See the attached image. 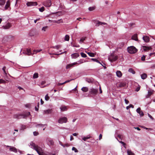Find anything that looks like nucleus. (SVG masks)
<instances>
[{
  "label": "nucleus",
  "instance_id": "f257e3e1",
  "mask_svg": "<svg viewBox=\"0 0 155 155\" xmlns=\"http://www.w3.org/2000/svg\"><path fill=\"white\" fill-rule=\"evenodd\" d=\"M30 145L31 146V148L35 150L39 155H45V153L43 152L42 150L41 147L36 145L33 142L30 143ZM52 155L55 154H53Z\"/></svg>",
  "mask_w": 155,
  "mask_h": 155
},
{
  "label": "nucleus",
  "instance_id": "f03ea898",
  "mask_svg": "<svg viewBox=\"0 0 155 155\" xmlns=\"http://www.w3.org/2000/svg\"><path fill=\"white\" fill-rule=\"evenodd\" d=\"M30 115V113L29 112H25L22 114H15L14 115L13 118L17 119L26 118L28 116Z\"/></svg>",
  "mask_w": 155,
  "mask_h": 155
},
{
  "label": "nucleus",
  "instance_id": "7ed1b4c3",
  "mask_svg": "<svg viewBox=\"0 0 155 155\" xmlns=\"http://www.w3.org/2000/svg\"><path fill=\"white\" fill-rule=\"evenodd\" d=\"M127 50L128 52L130 54L135 53L137 51V49L133 46L128 47Z\"/></svg>",
  "mask_w": 155,
  "mask_h": 155
},
{
  "label": "nucleus",
  "instance_id": "20e7f679",
  "mask_svg": "<svg viewBox=\"0 0 155 155\" xmlns=\"http://www.w3.org/2000/svg\"><path fill=\"white\" fill-rule=\"evenodd\" d=\"M118 58L117 55H114L113 54H111L108 58V60L111 62L116 61Z\"/></svg>",
  "mask_w": 155,
  "mask_h": 155
},
{
  "label": "nucleus",
  "instance_id": "39448f33",
  "mask_svg": "<svg viewBox=\"0 0 155 155\" xmlns=\"http://www.w3.org/2000/svg\"><path fill=\"white\" fill-rule=\"evenodd\" d=\"M67 121V118L65 117H63L60 118L58 120V122L59 123L62 124L63 123H66Z\"/></svg>",
  "mask_w": 155,
  "mask_h": 155
},
{
  "label": "nucleus",
  "instance_id": "423d86ee",
  "mask_svg": "<svg viewBox=\"0 0 155 155\" xmlns=\"http://www.w3.org/2000/svg\"><path fill=\"white\" fill-rule=\"evenodd\" d=\"M43 5L46 7H49L51 5V0H46L43 3Z\"/></svg>",
  "mask_w": 155,
  "mask_h": 155
},
{
  "label": "nucleus",
  "instance_id": "0eeeda50",
  "mask_svg": "<svg viewBox=\"0 0 155 155\" xmlns=\"http://www.w3.org/2000/svg\"><path fill=\"white\" fill-rule=\"evenodd\" d=\"M97 92L98 90L97 89L92 88L90 89L89 93L91 94L95 95L97 94Z\"/></svg>",
  "mask_w": 155,
  "mask_h": 155
},
{
  "label": "nucleus",
  "instance_id": "6e6552de",
  "mask_svg": "<svg viewBox=\"0 0 155 155\" xmlns=\"http://www.w3.org/2000/svg\"><path fill=\"white\" fill-rule=\"evenodd\" d=\"M27 6H36L38 4L36 2H28L26 4Z\"/></svg>",
  "mask_w": 155,
  "mask_h": 155
},
{
  "label": "nucleus",
  "instance_id": "1a4fd4ad",
  "mask_svg": "<svg viewBox=\"0 0 155 155\" xmlns=\"http://www.w3.org/2000/svg\"><path fill=\"white\" fill-rule=\"evenodd\" d=\"M7 147H10L9 150L10 151H13L15 153H17V149L14 147H12L10 146H7Z\"/></svg>",
  "mask_w": 155,
  "mask_h": 155
},
{
  "label": "nucleus",
  "instance_id": "9d476101",
  "mask_svg": "<svg viewBox=\"0 0 155 155\" xmlns=\"http://www.w3.org/2000/svg\"><path fill=\"white\" fill-rule=\"evenodd\" d=\"M137 112L138 113L140 117H142L144 115V114L143 112L141 110V108L140 107H138L137 109L136 110Z\"/></svg>",
  "mask_w": 155,
  "mask_h": 155
},
{
  "label": "nucleus",
  "instance_id": "9b49d317",
  "mask_svg": "<svg viewBox=\"0 0 155 155\" xmlns=\"http://www.w3.org/2000/svg\"><path fill=\"white\" fill-rule=\"evenodd\" d=\"M148 94L147 96V98H148L151 95H152L153 92H154V91L152 89H150L148 90Z\"/></svg>",
  "mask_w": 155,
  "mask_h": 155
},
{
  "label": "nucleus",
  "instance_id": "f8f14e48",
  "mask_svg": "<svg viewBox=\"0 0 155 155\" xmlns=\"http://www.w3.org/2000/svg\"><path fill=\"white\" fill-rule=\"evenodd\" d=\"M143 39L146 42H148L150 41V38L148 36H144L143 37Z\"/></svg>",
  "mask_w": 155,
  "mask_h": 155
},
{
  "label": "nucleus",
  "instance_id": "ddd939ff",
  "mask_svg": "<svg viewBox=\"0 0 155 155\" xmlns=\"http://www.w3.org/2000/svg\"><path fill=\"white\" fill-rule=\"evenodd\" d=\"M11 26V24L9 23L3 26L2 27L4 29H8Z\"/></svg>",
  "mask_w": 155,
  "mask_h": 155
},
{
  "label": "nucleus",
  "instance_id": "4468645a",
  "mask_svg": "<svg viewBox=\"0 0 155 155\" xmlns=\"http://www.w3.org/2000/svg\"><path fill=\"white\" fill-rule=\"evenodd\" d=\"M118 87H125L126 85V83L125 82H121L118 84Z\"/></svg>",
  "mask_w": 155,
  "mask_h": 155
},
{
  "label": "nucleus",
  "instance_id": "2eb2a0df",
  "mask_svg": "<svg viewBox=\"0 0 155 155\" xmlns=\"http://www.w3.org/2000/svg\"><path fill=\"white\" fill-rule=\"evenodd\" d=\"M60 109L61 111H66L68 109V108L67 106H62L60 107Z\"/></svg>",
  "mask_w": 155,
  "mask_h": 155
},
{
  "label": "nucleus",
  "instance_id": "dca6fc26",
  "mask_svg": "<svg viewBox=\"0 0 155 155\" xmlns=\"http://www.w3.org/2000/svg\"><path fill=\"white\" fill-rule=\"evenodd\" d=\"M79 64L77 62H75V63H74L73 64H69L66 66V68L67 69H68V68H71V67L73 66V65H74L75 64Z\"/></svg>",
  "mask_w": 155,
  "mask_h": 155
},
{
  "label": "nucleus",
  "instance_id": "f3484780",
  "mask_svg": "<svg viewBox=\"0 0 155 155\" xmlns=\"http://www.w3.org/2000/svg\"><path fill=\"white\" fill-rule=\"evenodd\" d=\"M10 2L8 0L6 2V4L5 6V9L6 10L8 9V8H10Z\"/></svg>",
  "mask_w": 155,
  "mask_h": 155
},
{
  "label": "nucleus",
  "instance_id": "a211bd4d",
  "mask_svg": "<svg viewBox=\"0 0 155 155\" xmlns=\"http://www.w3.org/2000/svg\"><path fill=\"white\" fill-rule=\"evenodd\" d=\"M107 23L105 22H102L100 21H97V23L96 24V26H98L100 25H106Z\"/></svg>",
  "mask_w": 155,
  "mask_h": 155
},
{
  "label": "nucleus",
  "instance_id": "6ab92c4d",
  "mask_svg": "<svg viewBox=\"0 0 155 155\" xmlns=\"http://www.w3.org/2000/svg\"><path fill=\"white\" fill-rule=\"evenodd\" d=\"M143 50L145 51H147L151 49V48L150 47H148L146 46H143Z\"/></svg>",
  "mask_w": 155,
  "mask_h": 155
},
{
  "label": "nucleus",
  "instance_id": "aec40b11",
  "mask_svg": "<svg viewBox=\"0 0 155 155\" xmlns=\"http://www.w3.org/2000/svg\"><path fill=\"white\" fill-rule=\"evenodd\" d=\"M71 57L73 58H75L79 56V55L78 53H74L71 55Z\"/></svg>",
  "mask_w": 155,
  "mask_h": 155
},
{
  "label": "nucleus",
  "instance_id": "412c9836",
  "mask_svg": "<svg viewBox=\"0 0 155 155\" xmlns=\"http://www.w3.org/2000/svg\"><path fill=\"white\" fill-rule=\"evenodd\" d=\"M132 39L133 40H134L136 41H137L138 40V39L137 38V34H135L132 37Z\"/></svg>",
  "mask_w": 155,
  "mask_h": 155
},
{
  "label": "nucleus",
  "instance_id": "4be33fe9",
  "mask_svg": "<svg viewBox=\"0 0 155 155\" xmlns=\"http://www.w3.org/2000/svg\"><path fill=\"white\" fill-rule=\"evenodd\" d=\"M48 143L49 146H52L54 145V142L53 140H48Z\"/></svg>",
  "mask_w": 155,
  "mask_h": 155
},
{
  "label": "nucleus",
  "instance_id": "5701e85b",
  "mask_svg": "<svg viewBox=\"0 0 155 155\" xmlns=\"http://www.w3.org/2000/svg\"><path fill=\"white\" fill-rule=\"evenodd\" d=\"M116 74L117 76L118 77H120L122 76V73L120 71H117L116 73Z\"/></svg>",
  "mask_w": 155,
  "mask_h": 155
},
{
  "label": "nucleus",
  "instance_id": "b1692460",
  "mask_svg": "<svg viewBox=\"0 0 155 155\" xmlns=\"http://www.w3.org/2000/svg\"><path fill=\"white\" fill-rule=\"evenodd\" d=\"M81 90L84 92H87L88 90V89L87 87H83L81 88Z\"/></svg>",
  "mask_w": 155,
  "mask_h": 155
},
{
  "label": "nucleus",
  "instance_id": "393cba45",
  "mask_svg": "<svg viewBox=\"0 0 155 155\" xmlns=\"http://www.w3.org/2000/svg\"><path fill=\"white\" fill-rule=\"evenodd\" d=\"M127 152L128 155H134V153L132 152L131 150H128Z\"/></svg>",
  "mask_w": 155,
  "mask_h": 155
},
{
  "label": "nucleus",
  "instance_id": "a878e982",
  "mask_svg": "<svg viewBox=\"0 0 155 155\" xmlns=\"http://www.w3.org/2000/svg\"><path fill=\"white\" fill-rule=\"evenodd\" d=\"M71 44L72 46L73 47H80V46L79 45L74 42L71 43Z\"/></svg>",
  "mask_w": 155,
  "mask_h": 155
},
{
  "label": "nucleus",
  "instance_id": "bb28decb",
  "mask_svg": "<svg viewBox=\"0 0 155 155\" xmlns=\"http://www.w3.org/2000/svg\"><path fill=\"white\" fill-rule=\"evenodd\" d=\"M53 22L54 23L59 24L61 22H62V20L61 19H60L58 20H53Z\"/></svg>",
  "mask_w": 155,
  "mask_h": 155
},
{
  "label": "nucleus",
  "instance_id": "cd10ccee",
  "mask_svg": "<svg viewBox=\"0 0 155 155\" xmlns=\"http://www.w3.org/2000/svg\"><path fill=\"white\" fill-rule=\"evenodd\" d=\"M26 50L27 55H30L31 54V50L29 49H27Z\"/></svg>",
  "mask_w": 155,
  "mask_h": 155
},
{
  "label": "nucleus",
  "instance_id": "c85d7f7f",
  "mask_svg": "<svg viewBox=\"0 0 155 155\" xmlns=\"http://www.w3.org/2000/svg\"><path fill=\"white\" fill-rule=\"evenodd\" d=\"M147 77V75L146 74H143L141 75V78L143 79H144Z\"/></svg>",
  "mask_w": 155,
  "mask_h": 155
},
{
  "label": "nucleus",
  "instance_id": "c756f323",
  "mask_svg": "<svg viewBox=\"0 0 155 155\" xmlns=\"http://www.w3.org/2000/svg\"><path fill=\"white\" fill-rule=\"evenodd\" d=\"M128 71L130 72L131 73L134 74H135V72L134 71V69L132 68H129V69Z\"/></svg>",
  "mask_w": 155,
  "mask_h": 155
},
{
  "label": "nucleus",
  "instance_id": "7c9ffc66",
  "mask_svg": "<svg viewBox=\"0 0 155 155\" xmlns=\"http://www.w3.org/2000/svg\"><path fill=\"white\" fill-rule=\"evenodd\" d=\"M5 2V0H0V5H4Z\"/></svg>",
  "mask_w": 155,
  "mask_h": 155
},
{
  "label": "nucleus",
  "instance_id": "2f4dec72",
  "mask_svg": "<svg viewBox=\"0 0 155 155\" xmlns=\"http://www.w3.org/2000/svg\"><path fill=\"white\" fill-rule=\"evenodd\" d=\"M70 37L69 35H66L65 36V38H64V39L66 41H69V40Z\"/></svg>",
  "mask_w": 155,
  "mask_h": 155
},
{
  "label": "nucleus",
  "instance_id": "473e14b6",
  "mask_svg": "<svg viewBox=\"0 0 155 155\" xmlns=\"http://www.w3.org/2000/svg\"><path fill=\"white\" fill-rule=\"evenodd\" d=\"M38 74L37 73H35L33 76V78L34 79L37 78L38 77Z\"/></svg>",
  "mask_w": 155,
  "mask_h": 155
},
{
  "label": "nucleus",
  "instance_id": "72a5a7b5",
  "mask_svg": "<svg viewBox=\"0 0 155 155\" xmlns=\"http://www.w3.org/2000/svg\"><path fill=\"white\" fill-rule=\"evenodd\" d=\"M87 54L89 55V56L91 57H94L95 54L94 53L91 52H88Z\"/></svg>",
  "mask_w": 155,
  "mask_h": 155
},
{
  "label": "nucleus",
  "instance_id": "f704fd0d",
  "mask_svg": "<svg viewBox=\"0 0 155 155\" xmlns=\"http://www.w3.org/2000/svg\"><path fill=\"white\" fill-rule=\"evenodd\" d=\"M61 47V46L60 45H57L55 46H53L52 47V48L54 49H58L59 48H60Z\"/></svg>",
  "mask_w": 155,
  "mask_h": 155
},
{
  "label": "nucleus",
  "instance_id": "c9c22d12",
  "mask_svg": "<svg viewBox=\"0 0 155 155\" xmlns=\"http://www.w3.org/2000/svg\"><path fill=\"white\" fill-rule=\"evenodd\" d=\"M45 113L47 114H50L51 112V110L48 109L45 111Z\"/></svg>",
  "mask_w": 155,
  "mask_h": 155
},
{
  "label": "nucleus",
  "instance_id": "e433bc0d",
  "mask_svg": "<svg viewBox=\"0 0 155 155\" xmlns=\"http://www.w3.org/2000/svg\"><path fill=\"white\" fill-rule=\"evenodd\" d=\"M45 125H46V126H47V124H38L37 125H36V127H38V126H39L40 127H44V126Z\"/></svg>",
  "mask_w": 155,
  "mask_h": 155
},
{
  "label": "nucleus",
  "instance_id": "4c0bfd02",
  "mask_svg": "<svg viewBox=\"0 0 155 155\" xmlns=\"http://www.w3.org/2000/svg\"><path fill=\"white\" fill-rule=\"evenodd\" d=\"M130 107L134 108V106L133 105L130 104L129 106H128L126 107V109L127 110H128Z\"/></svg>",
  "mask_w": 155,
  "mask_h": 155
},
{
  "label": "nucleus",
  "instance_id": "58836bf2",
  "mask_svg": "<svg viewBox=\"0 0 155 155\" xmlns=\"http://www.w3.org/2000/svg\"><path fill=\"white\" fill-rule=\"evenodd\" d=\"M95 8V6L93 7H89L88 9L90 11H92L94 10Z\"/></svg>",
  "mask_w": 155,
  "mask_h": 155
},
{
  "label": "nucleus",
  "instance_id": "ea45409f",
  "mask_svg": "<svg viewBox=\"0 0 155 155\" xmlns=\"http://www.w3.org/2000/svg\"><path fill=\"white\" fill-rule=\"evenodd\" d=\"M118 141L120 143L122 144L123 146H124V147H125V148H126V144L125 143H124V142H123L122 141H119V140H118Z\"/></svg>",
  "mask_w": 155,
  "mask_h": 155
},
{
  "label": "nucleus",
  "instance_id": "a19ab883",
  "mask_svg": "<svg viewBox=\"0 0 155 155\" xmlns=\"http://www.w3.org/2000/svg\"><path fill=\"white\" fill-rule=\"evenodd\" d=\"M91 60H92V61H95V62H96L98 63H99V64H101V63H100V62L98 60H97V59H95V58H91Z\"/></svg>",
  "mask_w": 155,
  "mask_h": 155
},
{
  "label": "nucleus",
  "instance_id": "79ce46f5",
  "mask_svg": "<svg viewBox=\"0 0 155 155\" xmlns=\"http://www.w3.org/2000/svg\"><path fill=\"white\" fill-rule=\"evenodd\" d=\"M81 57L83 58H86L87 57L86 54H85L83 52L81 53Z\"/></svg>",
  "mask_w": 155,
  "mask_h": 155
},
{
  "label": "nucleus",
  "instance_id": "37998d69",
  "mask_svg": "<svg viewBox=\"0 0 155 155\" xmlns=\"http://www.w3.org/2000/svg\"><path fill=\"white\" fill-rule=\"evenodd\" d=\"M8 39L10 40H12L14 38V37L11 35L8 36Z\"/></svg>",
  "mask_w": 155,
  "mask_h": 155
},
{
  "label": "nucleus",
  "instance_id": "c03bdc74",
  "mask_svg": "<svg viewBox=\"0 0 155 155\" xmlns=\"http://www.w3.org/2000/svg\"><path fill=\"white\" fill-rule=\"evenodd\" d=\"M91 137H84L82 138L83 140L84 141H86L87 140L89 139Z\"/></svg>",
  "mask_w": 155,
  "mask_h": 155
},
{
  "label": "nucleus",
  "instance_id": "a18cd8bd",
  "mask_svg": "<svg viewBox=\"0 0 155 155\" xmlns=\"http://www.w3.org/2000/svg\"><path fill=\"white\" fill-rule=\"evenodd\" d=\"M85 38H85V37L82 38L80 39V41H79V42L80 43H81L82 42H83L85 40Z\"/></svg>",
  "mask_w": 155,
  "mask_h": 155
},
{
  "label": "nucleus",
  "instance_id": "49530a36",
  "mask_svg": "<svg viewBox=\"0 0 155 155\" xmlns=\"http://www.w3.org/2000/svg\"><path fill=\"white\" fill-rule=\"evenodd\" d=\"M41 51V50H35L34 51V53L33 54H36V53H37L38 52H40Z\"/></svg>",
  "mask_w": 155,
  "mask_h": 155
},
{
  "label": "nucleus",
  "instance_id": "de8ad7c7",
  "mask_svg": "<svg viewBox=\"0 0 155 155\" xmlns=\"http://www.w3.org/2000/svg\"><path fill=\"white\" fill-rule=\"evenodd\" d=\"M45 10V8L44 7H42L41 8L39 9V11L41 12H42Z\"/></svg>",
  "mask_w": 155,
  "mask_h": 155
},
{
  "label": "nucleus",
  "instance_id": "09e8293b",
  "mask_svg": "<svg viewBox=\"0 0 155 155\" xmlns=\"http://www.w3.org/2000/svg\"><path fill=\"white\" fill-rule=\"evenodd\" d=\"M45 100L47 101H48L49 99V97L48 96V94H46L45 97Z\"/></svg>",
  "mask_w": 155,
  "mask_h": 155
},
{
  "label": "nucleus",
  "instance_id": "8fccbe9b",
  "mask_svg": "<svg viewBox=\"0 0 155 155\" xmlns=\"http://www.w3.org/2000/svg\"><path fill=\"white\" fill-rule=\"evenodd\" d=\"M48 28V27L47 26L44 27L42 28V30L45 31H46V30Z\"/></svg>",
  "mask_w": 155,
  "mask_h": 155
},
{
  "label": "nucleus",
  "instance_id": "3c124183",
  "mask_svg": "<svg viewBox=\"0 0 155 155\" xmlns=\"http://www.w3.org/2000/svg\"><path fill=\"white\" fill-rule=\"evenodd\" d=\"M72 150L74 151L76 153L78 152V151L77 150V149L75 147H73L72 148Z\"/></svg>",
  "mask_w": 155,
  "mask_h": 155
},
{
  "label": "nucleus",
  "instance_id": "603ef678",
  "mask_svg": "<svg viewBox=\"0 0 155 155\" xmlns=\"http://www.w3.org/2000/svg\"><path fill=\"white\" fill-rule=\"evenodd\" d=\"M33 134L34 136H36L39 134V133L38 132L35 131L33 132Z\"/></svg>",
  "mask_w": 155,
  "mask_h": 155
},
{
  "label": "nucleus",
  "instance_id": "864d4df0",
  "mask_svg": "<svg viewBox=\"0 0 155 155\" xmlns=\"http://www.w3.org/2000/svg\"><path fill=\"white\" fill-rule=\"evenodd\" d=\"M74 80V79H71L70 80H68L65 81L64 82V84H65L68 82H70V81H72V80Z\"/></svg>",
  "mask_w": 155,
  "mask_h": 155
},
{
  "label": "nucleus",
  "instance_id": "5fc2aeb1",
  "mask_svg": "<svg viewBox=\"0 0 155 155\" xmlns=\"http://www.w3.org/2000/svg\"><path fill=\"white\" fill-rule=\"evenodd\" d=\"M140 86L139 85L138 87H137V88H136V89L135 90V91L137 92H138V91H139L140 89Z\"/></svg>",
  "mask_w": 155,
  "mask_h": 155
},
{
  "label": "nucleus",
  "instance_id": "6e6d98bb",
  "mask_svg": "<svg viewBox=\"0 0 155 155\" xmlns=\"http://www.w3.org/2000/svg\"><path fill=\"white\" fill-rule=\"evenodd\" d=\"M77 86L74 88L72 91H71V92H72V91H74L75 92H78L77 89Z\"/></svg>",
  "mask_w": 155,
  "mask_h": 155
},
{
  "label": "nucleus",
  "instance_id": "4d7b16f0",
  "mask_svg": "<svg viewBox=\"0 0 155 155\" xmlns=\"http://www.w3.org/2000/svg\"><path fill=\"white\" fill-rule=\"evenodd\" d=\"M21 52H22L23 53L25 54V55H27L26 54V50H23L22 51H21Z\"/></svg>",
  "mask_w": 155,
  "mask_h": 155
},
{
  "label": "nucleus",
  "instance_id": "13d9d810",
  "mask_svg": "<svg viewBox=\"0 0 155 155\" xmlns=\"http://www.w3.org/2000/svg\"><path fill=\"white\" fill-rule=\"evenodd\" d=\"M146 58V56L144 55H143L142 57L141 58V59L142 61H144L145 60V58Z\"/></svg>",
  "mask_w": 155,
  "mask_h": 155
},
{
  "label": "nucleus",
  "instance_id": "bf43d9fd",
  "mask_svg": "<svg viewBox=\"0 0 155 155\" xmlns=\"http://www.w3.org/2000/svg\"><path fill=\"white\" fill-rule=\"evenodd\" d=\"M148 115L149 117L152 120H154L153 118L150 114H148Z\"/></svg>",
  "mask_w": 155,
  "mask_h": 155
},
{
  "label": "nucleus",
  "instance_id": "052dcab7",
  "mask_svg": "<svg viewBox=\"0 0 155 155\" xmlns=\"http://www.w3.org/2000/svg\"><path fill=\"white\" fill-rule=\"evenodd\" d=\"M6 68V67H3V68H2V70H3V71L4 73L5 74H6V71H5V69Z\"/></svg>",
  "mask_w": 155,
  "mask_h": 155
},
{
  "label": "nucleus",
  "instance_id": "680f3d73",
  "mask_svg": "<svg viewBox=\"0 0 155 155\" xmlns=\"http://www.w3.org/2000/svg\"><path fill=\"white\" fill-rule=\"evenodd\" d=\"M38 107H37L36 106L35 107V110L36 111H38V107H39V103H38Z\"/></svg>",
  "mask_w": 155,
  "mask_h": 155
},
{
  "label": "nucleus",
  "instance_id": "e2e57ef3",
  "mask_svg": "<svg viewBox=\"0 0 155 155\" xmlns=\"http://www.w3.org/2000/svg\"><path fill=\"white\" fill-rule=\"evenodd\" d=\"M64 53H67V51H65L64 52H62V53H61L60 54H55V55H59V54H63Z\"/></svg>",
  "mask_w": 155,
  "mask_h": 155
},
{
  "label": "nucleus",
  "instance_id": "0e129e2a",
  "mask_svg": "<svg viewBox=\"0 0 155 155\" xmlns=\"http://www.w3.org/2000/svg\"><path fill=\"white\" fill-rule=\"evenodd\" d=\"M5 81L4 80H3L2 79H0V83H5Z\"/></svg>",
  "mask_w": 155,
  "mask_h": 155
},
{
  "label": "nucleus",
  "instance_id": "69168bd1",
  "mask_svg": "<svg viewBox=\"0 0 155 155\" xmlns=\"http://www.w3.org/2000/svg\"><path fill=\"white\" fill-rule=\"evenodd\" d=\"M124 101H125V103L126 104H128L129 103V101L128 100H127L126 99H125Z\"/></svg>",
  "mask_w": 155,
  "mask_h": 155
},
{
  "label": "nucleus",
  "instance_id": "338daca9",
  "mask_svg": "<svg viewBox=\"0 0 155 155\" xmlns=\"http://www.w3.org/2000/svg\"><path fill=\"white\" fill-rule=\"evenodd\" d=\"M64 84V83H58L57 84V85L58 86H59L60 85H63Z\"/></svg>",
  "mask_w": 155,
  "mask_h": 155
},
{
  "label": "nucleus",
  "instance_id": "774afa93",
  "mask_svg": "<svg viewBox=\"0 0 155 155\" xmlns=\"http://www.w3.org/2000/svg\"><path fill=\"white\" fill-rule=\"evenodd\" d=\"M102 135L101 134H100L99 136V140H100L102 138Z\"/></svg>",
  "mask_w": 155,
  "mask_h": 155
}]
</instances>
